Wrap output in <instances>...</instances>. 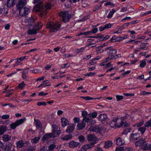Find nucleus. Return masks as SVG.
Masks as SVG:
<instances>
[{
    "label": "nucleus",
    "mask_w": 151,
    "mask_h": 151,
    "mask_svg": "<svg viewBox=\"0 0 151 151\" xmlns=\"http://www.w3.org/2000/svg\"><path fill=\"white\" fill-rule=\"evenodd\" d=\"M42 0H34L33 3L36 4L35 9L37 12H40V15L42 17L46 15L47 10L50 9L51 7V4L48 3L44 5L42 4Z\"/></svg>",
    "instance_id": "1"
},
{
    "label": "nucleus",
    "mask_w": 151,
    "mask_h": 151,
    "mask_svg": "<svg viewBox=\"0 0 151 151\" xmlns=\"http://www.w3.org/2000/svg\"><path fill=\"white\" fill-rule=\"evenodd\" d=\"M87 139L88 141L91 142L87 145H88L91 148L93 147L94 144L96 143V137L95 135L94 134H89L88 136Z\"/></svg>",
    "instance_id": "2"
},
{
    "label": "nucleus",
    "mask_w": 151,
    "mask_h": 151,
    "mask_svg": "<svg viewBox=\"0 0 151 151\" xmlns=\"http://www.w3.org/2000/svg\"><path fill=\"white\" fill-rule=\"evenodd\" d=\"M98 31V29H92L90 31H88L83 33H80L77 36H79L82 35H84L85 36L88 37L94 38V37L90 36L93 34H94L96 33ZM95 36H94L95 37Z\"/></svg>",
    "instance_id": "3"
},
{
    "label": "nucleus",
    "mask_w": 151,
    "mask_h": 151,
    "mask_svg": "<svg viewBox=\"0 0 151 151\" xmlns=\"http://www.w3.org/2000/svg\"><path fill=\"white\" fill-rule=\"evenodd\" d=\"M29 57L27 56H23L19 58H18L16 59H15L16 61H15V64L13 65L14 67L18 66L19 65L22 64V63L21 62L24 59H28Z\"/></svg>",
    "instance_id": "4"
},
{
    "label": "nucleus",
    "mask_w": 151,
    "mask_h": 151,
    "mask_svg": "<svg viewBox=\"0 0 151 151\" xmlns=\"http://www.w3.org/2000/svg\"><path fill=\"white\" fill-rule=\"evenodd\" d=\"M24 120V119H22L17 120L15 122L11 124L10 125V127L12 129H14L17 126L23 123Z\"/></svg>",
    "instance_id": "5"
},
{
    "label": "nucleus",
    "mask_w": 151,
    "mask_h": 151,
    "mask_svg": "<svg viewBox=\"0 0 151 151\" xmlns=\"http://www.w3.org/2000/svg\"><path fill=\"white\" fill-rule=\"evenodd\" d=\"M103 35H101V34H98L94 37L97 39V40H95V42L97 43L98 42V40H99L100 41H104L107 40L110 37V36L109 35H106L104 37Z\"/></svg>",
    "instance_id": "6"
},
{
    "label": "nucleus",
    "mask_w": 151,
    "mask_h": 151,
    "mask_svg": "<svg viewBox=\"0 0 151 151\" xmlns=\"http://www.w3.org/2000/svg\"><path fill=\"white\" fill-rule=\"evenodd\" d=\"M15 147V146L13 145L11 143L7 142H6L5 145L2 148L5 150L7 151H15L14 149Z\"/></svg>",
    "instance_id": "7"
},
{
    "label": "nucleus",
    "mask_w": 151,
    "mask_h": 151,
    "mask_svg": "<svg viewBox=\"0 0 151 151\" xmlns=\"http://www.w3.org/2000/svg\"><path fill=\"white\" fill-rule=\"evenodd\" d=\"M119 124L118 126V128H120L122 127H128L129 126V124L127 122H125V118L124 117H121L119 118Z\"/></svg>",
    "instance_id": "8"
},
{
    "label": "nucleus",
    "mask_w": 151,
    "mask_h": 151,
    "mask_svg": "<svg viewBox=\"0 0 151 151\" xmlns=\"http://www.w3.org/2000/svg\"><path fill=\"white\" fill-rule=\"evenodd\" d=\"M52 133L54 134V136H56V137H57L60 135L61 133L60 128L58 126L55 124L52 125Z\"/></svg>",
    "instance_id": "9"
},
{
    "label": "nucleus",
    "mask_w": 151,
    "mask_h": 151,
    "mask_svg": "<svg viewBox=\"0 0 151 151\" xmlns=\"http://www.w3.org/2000/svg\"><path fill=\"white\" fill-rule=\"evenodd\" d=\"M19 9V14L22 16L26 17L30 12V9L24 7Z\"/></svg>",
    "instance_id": "10"
},
{
    "label": "nucleus",
    "mask_w": 151,
    "mask_h": 151,
    "mask_svg": "<svg viewBox=\"0 0 151 151\" xmlns=\"http://www.w3.org/2000/svg\"><path fill=\"white\" fill-rule=\"evenodd\" d=\"M119 118L118 117L115 118L113 119L110 122V126L113 128L116 127L118 128V126H119Z\"/></svg>",
    "instance_id": "11"
},
{
    "label": "nucleus",
    "mask_w": 151,
    "mask_h": 151,
    "mask_svg": "<svg viewBox=\"0 0 151 151\" xmlns=\"http://www.w3.org/2000/svg\"><path fill=\"white\" fill-rule=\"evenodd\" d=\"M60 25L59 22L55 23L52 22H50L47 24L46 26V28H59Z\"/></svg>",
    "instance_id": "12"
},
{
    "label": "nucleus",
    "mask_w": 151,
    "mask_h": 151,
    "mask_svg": "<svg viewBox=\"0 0 151 151\" xmlns=\"http://www.w3.org/2000/svg\"><path fill=\"white\" fill-rule=\"evenodd\" d=\"M56 137L52 133H46L42 137V141L43 142H45L47 139L51 138H55Z\"/></svg>",
    "instance_id": "13"
},
{
    "label": "nucleus",
    "mask_w": 151,
    "mask_h": 151,
    "mask_svg": "<svg viewBox=\"0 0 151 151\" xmlns=\"http://www.w3.org/2000/svg\"><path fill=\"white\" fill-rule=\"evenodd\" d=\"M27 4L26 0H20L19 1L16 5L17 8L18 9L24 8Z\"/></svg>",
    "instance_id": "14"
},
{
    "label": "nucleus",
    "mask_w": 151,
    "mask_h": 151,
    "mask_svg": "<svg viewBox=\"0 0 151 151\" xmlns=\"http://www.w3.org/2000/svg\"><path fill=\"white\" fill-rule=\"evenodd\" d=\"M58 15L61 17V20L65 23L66 22V11L61 12Z\"/></svg>",
    "instance_id": "15"
},
{
    "label": "nucleus",
    "mask_w": 151,
    "mask_h": 151,
    "mask_svg": "<svg viewBox=\"0 0 151 151\" xmlns=\"http://www.w3.org/2000/svg\"><path fill=\"white\" fill-rule=\"evenodd\" d=\"M107 118V115L104 114H100L98 117L99 120L102 122H105L106 121Z\"/></svg>",
    "instance_id": "16"
},
{
    "label": "nucleus",
    "mask_w": 151,
    "mask_h": 151,
    "mask_svg": "<svg viewBox=\"0 0 151 151\" xmlns=\"http://www.w3.org/2000/svg\"><path fill=\"white\" fill-rule=\"evenodd\" d=\"M140 137V134L138 132L131 134L130 138L131 140H137Z\"/></svg>",
    "instance_id": "17"
},
{
    "label": "nucleus",
    "mask_w": 151,
    "mask_h": 151,
    "mask_svg": "<svg viewBox=\"0 0 151 151\" xmlns=\"http://www.w3.org/2000/svg\"><path fill=\"white\" fill-rule=\"evenodd\" d=\"M40 29H28L27 31L28 35H35L38 32V31Z\"/></svg>",
    "instance_id": "18"
},
{
    "label": "nucleus",
    "mask_w": 151,
    "mask_h": 151,
    "mask_svg": "<svg viewBox=\"0 0 151 151\" xmlns=\"http://www.w3.org/2000/svg\"><path fill=\"white\" fill-rule=\"evenodd\" d=\"M116 144L118 146L123 145L125 143V141L122 138L118 137L116 139Z\"/></svg>",
    "instance_id": "19"
},
{
    "label": "nucleus",
    "mask_w": 151,
    "mask_h": 151,
    "mask_svg": "<svg viewBox=\"0 0 151 151\" xmlns=\"http://www.w3.org/2000/svg\"><path fill=\"white\" fill-rule=\"evenodd\" d=\"M145 143H146L145 139L144 138H142L138 141L135 142V145L136 146H142Z\"/></svg>",
    "instance_id": "20"
},
{
    "label": "nucleus",
    "mask_w": 151,
    "mask_h": 151,
    "mask_svg": "<svg viewBox=\"0 0 151 151\" xmlns=\"http://www.w3.org/2000/svg\"><path fill=\"white\" fill-rule=\"evenodd\" d=\"M35 122V126L36 128L39 130H41L42 129V126L41 122L38 119H34Z\"/></svg>",
    "instance_id": "21"
},
{
    "label": "nucleus",
    "mask_w": 151,
    "mask_h": 151,
    "mask_svg": "<svg viewBox=\"0 0 151 151\" xmlns=\"http://www.w3.org/2000/svg\"><path fill=\"white\" fill-rule=\"evenodd\" d=\"M89 130L93 132L99 133L101 131V129L98 126L95 127H91L89 129Z\"/></svg>",
    "instance_id": "22"
},
{
    "label": "nucleus",
    "mask_w": 151,
    "mask_h": 151,
    "mask_svg": "<svg viewBox=\"0 0 151 151\" xmlns=\"http://www.w3.org/2000/svg\"><path fill=\"white\" fill-rule=\"evenodd\" d=\"M16 0H7L6 2L7 6L8 7H12L15 4Z\"/></svg>",
    "instance_id": "23"
},
{
    "label": "nucleus",
    "mask_w": 151,
    "mask_h": 151,
    "mask_svg": "<svg viewBox=\"0 0 151 151\" xmlns=\"http://www.w3.org/2000/svg\"><path fill=\"white\" fill-rule=\"evenodd\" d=\"M69 147L71 148L77 147L80 145V143L73 141L70 142L69 143Z\"/></svg>",
    "instance_id": "24"
},
{
    "label": "nucleus",
    "mask_w": 151,
    "mask_h": 151,
    "mask_svg": "<svg viewBox=\"0 0 151 151\" xmlns=\"http://www.w3.org/2000/svg\"><path fill=\"white\" fill-rule=\"evenodd\" d=\"M24 142L23 140H20L17 142L16 143V147L17 148H21L23 147Z\"/></svg>",
    "instance_id": "25"
},
{
    "label": "nucleus",
    "mask_w": 151,
    "mask_h": 151,
    "mask_svg": "<svg viewBox=\"0 0 151 151\" xmlns=\"http://www.w3.org/2000/svg\"><path fill=\"white\" fill-rule=\"evenodd\" d=\"M7 129V128L6 126L4 125L0 126V135L3 134Z\"/></svg>",
    "instance_id": "26"
},
{
    "label": "nucleus",
    "mask_w": 151,
    "mask_h": 151,
    "mask_svg": "<svg viewBox=\"0 0 151 151\" xmlns=\"http://www.w3.org/2000/svg\"><path fill=\"white\" fill-rule=\"evenodd\" d=\"M113 145L112 142L110 140H108L105 142L104 147L105 148H108L111 147Z\"/></svg>",
    "instance_id": "27"
},
{
    "label": "nucleus",
    "mask_w": 151,
    "mask_h": 151,
    "mask_svg": "<svg viewBox=\"0 0 151 151\" xmlns=\"http://www.w3.org/2000/svg\"><path fill=\"white\" fill-rule=\"evenodd\" d=\"M2 138L4 141L8 142L10 140L11 136L8 134H5L3 135Z\"/></svg>",
    "instance_id": "28"
},
{
    "label": "nucleus",
    "mask_w": 151,
    "mask_h": 151,
    "mask_svg": "<svg viewBox=\"0 0 151 151\" xmlns=\"http://www.w3.org/2000/svg\"><path fill=\"white\" fill-rule=\"evenodd\" d=\"M75 124L68 126L67 128V132L69 133L73 131L74 129Z\"/></svg>",
    "instance_id": "29"
},
{
    "label": "nucleus",
    "mask_w": 151,
    "mask_h": 151,
    "mask_svg": "<svg viewBox=\"0 0 151 151\" xmlns=\"http://www.w3.org/2000/svg\"><path fill=\"white\" fill-rule=\"evenodd\" d=\"M91 148L89 147L88 145H83L82 147H81V149L79 150L78 151H86Z\"/></svg>",
    "instance_id": "30"
},
{
    "label": "nucleus",
    "mask_w": 151,
    "mask_h": 151,
    "mask_svg": "<svg viewBox=\"0 0 151 151\" xmlns=\"http://www.w3.org/2000/svg\"><path fill=\"white\" fill-rule=\"evenodd\" d=\"M42 24L40 22H38L35 25H33L32 26V28H41L42 27Z\"/></svg>",
    "instance_id": "31"
},
{
    "label": "nucleus",
    "mask_w": 151,
    "mask_h": 151,
    "mask_svg": "<svg viewBox=\"0 0 151 151\" xmlns=\"http://www.w3.org/2000/svg\"><path fill=\"white\" fill-rule=\"evenodd\" d=\"M86 125V123L83 122H82L78 124L77 126L79 130H81L85 127Z\"/></svg>",
    "instance_id": "32"
},
{
    "label": "nucleus",
    "mask_w": 151,
    "mask_h": 151,
    "mask_svg": "<svg viewBox=\"0 0 151 151\" xmlns=\"http://www.w3.org/2000/svg\"><path fill=\"white\" fill-rule=\"evenodd\" d=\"M27 85L24 83V81H22L19 83L17 86V88L19 89H22Z\"/></svg>",
    "instance_id": "33"
},
{
    "label": "nucleus",
    "mask_w": 151,
    "mask_h": 151,
    "mask_svg": "<svg viewBox=\"0 0 151 151\" xmlns=\"http://www.w3.org/2000/svg\"><path fill=\"white\" fill-rule=\"evenodd\" d=\"M146 59H143L140 61L139 66L142 68L144 67L146 65Z\"/></svg>",
    "instance_id": "34"
},
{
    "label": "nucleus",
    "mask_w": 151,
    "mask_h": 151,
    "mask_svg": "<svg viewBox=\"0 0 151 151\" xmlns=\"http://www.w3.org/2000/svg\"><path fill=\"white\" fill-rule=\"evenodd\" d=\"M61 125L63 127L66 126V118L65 117H62L61 119Z\"/></svg>",
    "instance_id": "35"
},
{
    "label": "nucleus",
    "mask_w": 151,
    "mask_h": 151,
    "mask_svg": "<svg viewBox=\"0 0 151 151\" xmlns=\"http://www.w3.org/2000/svg\"><path fill=\"white\" fill-rule=\"evenodd\" d=\"M72 15L71 11H67V22L69 21V20L71 18Z\"/></svg>",
    "instance_id": "36"
},
{
    "label": "nucleus",
    "mask_w": 151,
    "mask_h": 151,
    "mask_svg": "<svg viewBox=\"0 0 151 151\" xmlns=\"http://www.w3.org/2000/svg\"><path fill=\"white\" fill-rule=\"evenodd\" d=\"M146 129V128L144 126V127H139L138 130V131L141 132V134H143L145 133Z\"/></svg>",
    "instance_id": "37"
},
{
    "label": "nucleus",
    "mask_w": 151,
    "mask_h": 151,
    "mask_svg": "<svg viewBox=\"0 0 151 151\" xmlns=\"http://www.w3.org/2000/svg\"><path fill=\"white\" fill-rule=\"evenodd\" d=\"M144 121L143 120H142L141 121H140L139 122H137L134 125V127H141L144 124Z\"/></svg>",
    "instance_id": "38"
},
{
    "label": "nucleus",
    "mask_w": 151,
    "mask_h": 151,
    "mask_svg": "<svg viewBox=\"0 0 151 151\" xmlns=\"http://www.w3.org/2000/svg\"><path fill=\"white\" fill-rule=\"evenodd\" d=\"M27 20L28 22L29 23V24L30 26V27H29V28H31L33 24V23H34V20L32 18L29 17L28 19Z\"/></svg>",
    "instance_id": "39"
},
{
    "label": "nucleus",
    "mask_w": 151,
    "mask_h": 151,
    "mask_svg": "<svg viewBox=\"0 0 151 151\" xmlns=\"http://www.w3.org/2000/svg\"><path fill=\"white\" fill-rule=\"evenodd\" d=\"M96 51L97 54H99L102 53L104 50L99 46H98L96 48Z\"/></svg>",
    "instance_id": "40"
},
{
    "label": "nucleus",
    "mask_w": 151,
    "mask_h": 151,
    "mask_svg": "<svg viewBox=\"0 0 151 151\" xmlns=\"http://www.w3.org/2000/svg\"><path fill=\"white\" fill-rule=\"evenodd\" d=\"M40 136L35 137L31 140V142L32 143H37L40 140Z\"/></svg>",
    "instance_id": "41"
},
{
    "label": "nucleus",
    "mask_w": 151,
    "mask_h": 151,
    "mask_svg": "<svg viewBox=\"0 0 151 151\" xmlns=\"http://www.w3.org/2000/svg\"><path fill=\"white\" fill-rule=\"evenodd\" d=\"M96 74L95 72H89L86 74H84V78H88L89 76H94Z\"/></svg>",
    "instance_id": "42"
},
{
    "label": "nucleus",
    "mask_w": 151,
    "mask_h": 151,
    "mask_svg": "<svg viewBox=\"0 0 151 151\" xmlns=\"http://www.w3.org/2000/svg\"><path fill=\"white\" fill-rule=\"evenodd\" d=\"M90 117H91L92 118H96L97 115V113L96 111H94L92 113H89L88 114Z\"/></svg>",
    "instance_id": "43"
},
{
    "label": "nucleus",
    "mask_w": 151,
    "mask_h": 151,
    "mask_svg": "<svg viewBox=\"0 0 151 151\" xmlns=\"http://www.w3.org/2000/svg\"><path fill=\"white\" fill-rule=\"evenodd\" d=\"M80 98L81 99H84L86 101L92 100L94 99L93 98L89 96H81L80 97Z\"/></svg>",
    "instance_id": "44"
},
{
    "label": "nucleus",
    "mask_w": 151,
    "mask_h": 151,
    "mask_svg": "<svg viewBox=\"0 0 151 151\" xmlns=\"http://www.w3.org/2000/svg\"><path fill=\"white\" fill-rule=\"evenodd\" d=\"M144 126L146 127H151V119L147 121L144 124Z\"/></svg>",
    "instance_id": "45"
},
{
    "label": "nucleus",
    "mask_w": 151,
    "mask_h": 151,
    "mask_svg": "<svg viewBox=\"0 0 151 151\" xmlns=\"http://www.w3.org/2000/svg\"><path fill=\"white\" fill-rule=\"evenodd\" d=\"M144 148L145 150H151V144L146 143L144 145Z\"/></svg>",
    "instance_id": "46"
},
{
    "label": "nucleus",
    "mask_w": 151,
    "mask_h": 151,
    "mask_svg": "<svg viewBox=\"0 0 151 151\" xmlns=\"http://www.w3.org/2000/svg\"><path fill=\"white\" fill-rule=\"evenodd\" d=\"M90 121V119L88 117H83V122H90V123L91 124H92V121Z\"/></svg>",
    "instance_id": "47"
},
{
    "label": "nucleus",
    "mask_w": 151,
    "mask_h": 151,
    "mask_svg": "<svg viewBox=\"0 0 151 151\" xmlns=\"http://www.w3.org/2000/svg\"><path fill=\"white\" fill-rule=\"evenodd\" d=\"M112 62H110L106 64L105 66L104 67L103 69L105 70L107 68L111 67L113 65V64H111Z\"/></svg>",
    "instance_id": "48"
},
{
    "label": "nucleus",
    "mask_w": 151,
    "mask_h": 151,
    "mask_svg": "<svg viewBox=\"0 0 151 151\" xmlns=\"http://www.w3.org/2000/svg\"><path fill=\"white\" fill-rule=\"evenodd\" d=\"M78 139L80 142L83 143L85 142V138L82 135H81L78 137Z\"/></svg>",
    "instance_id": "49"
},
{
    "label": "nucleus",
    "mask_w": 151,
    "mask_h": 151,
    "mask_svg": "<svg viewBox=\"0 0 151 151\" xmlns=\"http://www.w3.org/2000/svg\"><path fill=\"white\" fill-rule=\"evenodd\" d=\"M111 42H117V37L115 35L113 36L109 40Z\"/></svg>",
    "instance_id": "50"
},
{
    "label": "nucleus",
    "mask_w": 151,
    "mask_h": 151,
    "mask_svg": "<svg viewBox=\"0 0 151 151\" xmlns=\"http://www.w3.org/2000/svg\"><path fill=\"white\" fill-rule=\"evenodd\" d=\"M117 52L116 50V49H111L107 52V53L111 54H114Z\"/></svg>",
    "instance_id": "51"
},
{
    "label": "nucleus",
    "mask_w": 151,
    "mask_h": 151,
    "mask_svg": "<svg viewBox=\"0 0 151 151\" xmlns=\"http://www.w3.org/2000/svg\"><path fill=\"white\" fill-rule=\"evenodd\" d=\"M56 147L55 144H51L48 147V150L50 151H52Z\"/></svg>",
    "instance_id": "52"
},
{
    "label": "nucleus",
    "mask_w": 151,
    "mask_h": 151,
    "mask_svg": "<svg viewBox=\"0 0 151 151\" xmlns=\"http://www.w3.org/2000/svg\"><path fill=\"white\" fill-rule=\"evenodd\" d=\"M116 12V11L114 9H112V11H110V12L109 13L108 15L107 16V17L108 18H111L113 14Z\"/></svg>",
    "instance_id": "53"
},
{
    "label": "nucleus",
    "mask_w": 151,
    "mask_h": 151,
    "mask_svg": "<svg viewBox=\"0 0 151 151\" xmlns=\"http://www.w3.org/2000/svg\"><path fill=\"white\" fill-rule=\"evenodd\" d=\"M151 94V93L145 91H141L140 93V94L141 95H150Z\"/></svg>",
    "instance_id": "54"
},
{
    "label": "nucleus",
    "mask_w": 151,
    "mask_h": 151,
    "mask_svg": "<svg viewBox=\"0 0 151 151\" xmlns=\"http://www.w3.org/2000/svg\"><path fill=\"white\" fill-rule=\"evenodd\" d=\"M111 27V25L110 23L107 24L105 25V26L103 27H100L99 28H110Z\"/></svg>",
    "instance_id": "55"
},
{
    "label": "nucleus",
    "mask_w": 151,
    "mask_h": 151,
    "mask_svg": "<svg viewBox=\"0 0 151 151\" xmlns=\"http://www.w3.org/2000/svg\"><path fill=\"white\" fill-rule=\"evenodd\" d=\"M85 48L84 47H81V48H77L76 50V52L79 53V52H82L84 51Z\"/></svg>",
    "instance_id": "56"
},
{
    "label": "nucleus",
    "mask_w": 151,
    "mask_h": 151,
    "mask_svg": "<svg viewBox=\"0 0 151 151\" xmlns=\"http://www.w3.org/2000/svg\"><path fill=\"white\" fill-rule=\"evenodd\" d=\"M37 106H46L47 105V103L45 101H43L42 102H39L37 103Z\"/></svg>",
    "instance_id": "57"
},
{
    "label": "nucleus",
    "mask_w": 151,
    "mask_h": 151,
    "mask_svg": "<svg viewBox=\"0 0 151 151\" xmlns=\"http://www.w3.org/2000/svg\"><path fill=\"white\" fill-rule=\"evenodd\" d=\"M48 93H45L44 92H40L38 93V96H46L48 94Z\"/></svg>",
    "instance_id": "58"
},
{
    "label": "nucleus",
    "mask_w": 151,
    "mask_h": 151,
    "mask_svg": "<svg viewBox=\"0 0 151 151\" xmlns=\"http://www.w3.org/2000/svg\"><path fill=\"white\" fill-rule=\"evenodd\" d=\"M1 118L2 119H9V114H4L1 116Z\"/></svg>",
    "instance_id": "59"
},
{
    "label": "nucleus",
    "mask_w": 151,
    "mask_h": 151,
    "mask_svg": "<svg viewBox=\"0 0 151 151\" xmlns=\"http://www.w3.org/2000/svg\"><path fill=\"white\" fill-rule=\"evenodd\" d=\"M116 98L117 99V101H119L122 99H123L124 96H123L116 95Z\"/></svg>",
    "instance_id": "60"
},
{
    "label": "nucleus",
    "mask_w": 151,
    "mask_h": 151,
    "mask_svg": "<svg viewBox=\"0 0 151 151\" xmlns=\"http://www.w3.org/2000/svg\"><path fill=\"white\" fill-rule=\"evenodd\" d=\"M112 56H111V55H109V56L107 57L104 60V61H105V62L106 63L107 62H109V61L111 60L112 59Z\"/></svg>",
    "instance_id": "61"
},
{
    "label": "nucleus",
    "mask_w": 151,
    "mask_h": 151,
    "mask_svg": "<svg viewBox=\"0 0 151 151\" xmlns=\"http://www.w3.org/2000/svg\"><path fill=\"white\" fill-rule=\"evenodd\" d=\"M82 116L84 117H86L88 115V112L86 111H83L82 112Z\"/></svg>",
    "instance_id": "62"
},
{
    "label": "nucleus",
    "mask_w": 151,
    "mask_h": 151,
    "mask_svg": "<svg viewBox=\"0 0 151 151\" xmlns=\"http://www.w3.org/2000/svg\"><path fill=\"white\" fill-rule=\"evenodd\" d=\"M105 6H107L108 5H111V6H115V5L113 3L111 2L110 1L107 2L105 4Z\"/></svg>",
    "instance_id": "63"
},
{
    "label": "nucleus",
    "mask_w": 151,
    "mask_h": 151,
    "mask_svg": "<svg viewBox=\"0 0 151 151\" xmlns=\"http://www.w3.org/2000/svg\"><path fill=\"white\" fill-rule=\"evenodd\" d=\"M123 150V147H116L115 151H122Z\"/></svg>",
    "instance_id": "64"
}]
</instances>
